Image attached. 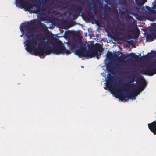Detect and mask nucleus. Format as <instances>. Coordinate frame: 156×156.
Segmentation results:
<instances>
[{
    "label": "nucleus",
    "mask_w": 156,
    "mask_h": 156,
    "mask_svg": "<svg viewBox=\"0 0 156 156\" xmlns=\"http://www.w3.org/2000/svg\"><path fill=\"white\" fill-rule=\"evenodd\" d=\"M34 34L32 31H29L25 34L27 39L26 40L25 45L26 49L29 53L33 54L35 56H43L50 54L49 49L48 46L45 49L43 48H40L41 45L45 46V43L44 42H40L38 44L39 47L35 48V46L37 44V41L34 39Z\"/></svg>",
    "instance_id": "1"
},
{
    "label": "nucleus",
    "mask_w": 156,
    "mask_h": 156,
    "mask_svg": "<svg viewBox=\"0 0 156 156\" xmlns=\"http://www.w3.org/2000/svg\"><path fill=\"white\" fill-rule=\"evenodd\" d=\"M147 82L145 80L143 79L141 81V83L139 84L138 86L135 87L136 89H134V91L131 93H128L129 90L127 89L126 87L123 86L122 87V90L124 91L125 94H119L118 96L119 98L121 100H124L126 101L129 99H135V97L139 94L140 93L144 90L147 85Z\"/></svg>",
    "instance_id": "2"
},
{
    "label": "nucleus",
    "mask_w": 156,
    "mask_h": 156,
    "mask_svg": "<svg viewBox=\"0 0 156 156\" xmlns=\"http://www.w3.org/2000/svg\"><path fill=\"white\" fill-rule=\"evenodd\" d=\"M48 48L49 49L50 54L51 53L55 54L56 55L61 54H69L71 52L69 50H67L63 45L56 44H54L53 48L49 45H48Z\"/></svg>",
    "instance_id": "3"
},
{
    "label": "nucleus",
    "mask_w": 156,
    "mask_h": 156,
    "mask_svg": "<svg viewBox=\"0 0 156 156\" xmlns=\"http://www.w3.org/2000/svg\"><path fill=\"white\" fill-rule=\"evenodd\" d=\"M102 51L103 48L100 46L92 50L86 49L85 51L84 57L88 58L96 57L98 59H99V55L98 52H100V55Z\"/></svg>",
    "instance_id": "4"
},
{
    "label": "nucleus",
    "mask_w": 156,
    "mask_h": 156,
    "mask_svg": "<svg viewBox=\"0 0 156 156\" xmlns=\"http://www.w3.org/2000/svg\"><path fill=\"white\" fill-rule=\"evenodd\" d=\"M140 72L144 74H148L151 76L156 74V62H153L151 65H147L141 70Z\"/></svg>",
    "instance_id": "5"
},
{
    "label": "nucleus",
    "mask_w": 156,
    "mask_h": 156,
    "mask_svg": "<svg viewBox=\"0 0 156 156\" xmlns=\"http://www.w3.org/2000/svg\"><path fill=\"white\" fill-rule=\"evenodd\" d=\"M27 3L25 4L24 5H21L20 3H16V5H17L18 4H20V7L22 8H25L26 9V11H29L31 9L33 8V6H35L36 7V10L34 11V13H37L41 12L42 11H43V9L41 8V5L39 4V3H37L34 5H33L31 3H27Z\"/></svg>",
    "instance_id": "6"
},
{
    "label": "nucleus",
    "mask_w": 156,
    "mask_h": 156,
    "mask_svg": "<svg viewBox=\"0 0 156 156\" xmlns=\"http://www.w3.org/2000/svg\"><path fill=\"white\" fill-rule=\"evenodd\" d=\"M114 80V77L111 75V74H108V80L106 82V86L107 88L105 87L104 89L106 90H107L108 89L110 90H112L114 92H117V89L114 88H113L112 87V83Z\"/></svg>",
    "instance_id": "7"
},
{
    "label": "nucleus",
    "mask_w": 156,
    "mask_h": 156,
    "mask_svg": "<svg viewBox=\"0 0 156 156\" xmlns=\"http://www.w3.org/2000/svg\"><path fill=\"white\" fill-rule=\"evenodd\" d=\"M117 27L115 29L116 34L118 36L123 35L124 33L122 31H119L118 30L124 31L126 30V27L124 23L119 20L118 21L117 24Z\"/></svg>",
    "instance_id": "8"
},
{
    "label": "nucleus",
    "mask_w": 156,
    "mask_h": 156,
    "mask_svg": "<svg viewBox=\"0 0 156 156\" xmlns=\"http://www.w3.org/2000/svg\"><path fill=\"white\" fill-rule=\"evenodd\" d=\"M34 23V21L32 20L30 22H27L23 25V27H24V28L26 30H28L27 33L29 31H30V30L31 29V27L33 26Z\"/></svg>",
    "instance_id": "9"
},
{
    "label": "nucleus",
    "mask_w": 156,
    "mask_h": 156,
    "mask_svg": "<svg viewBox=\"0 0 156 156\" xmlns=\"http://www.w3.org/2000/svg\"><path fill=\"white\" fill-rule=\"evenodd\" d=\"M81 16L83 19L86 20H93L94 19V15L92 14L91 11L90 13H87V14H85L83 13H82Z\"/></svg>",
    "instance_id": "10"
},
{
    "label": "nucleus",
    "mask_w": 156,
    "mask_h": 156,
    "mask_svg": "<svg viewBox=\"0 0 156 156\" xmlns=\"http://www.w3.org/2000/svg\"><path fill=\"white\" fill-rule=\"evenodd\" d=\"M148 126L149 129L151 132L156 135V122L154 121L148 124Z\"/></svg>",
    "instance_id": "11"
},
{
    "label": "nucleus",
    "mask_w": 156,
    "mask_h": 156,
    "mask_svg": "<svg viewBox=\"0 0 156 156\" xmlns=\"http://www.w3.org/2000/svg\"><path fill=\"white\" fill-rule=\"evenodd\" d=\"M143 79H144L141 78L139 79L138 81L137 82V85H136L135 84H133V82L130 79L129 81L126 84V86L132 88H133V87H137L138 86L139 84H140V83H141V81Z\"/></svg>",
    "instance_id": "12"
},
{
    "label": "nucleus",
    "mask_w": 156,
    "mask_h": 156,
    "mask_svg": "<svg viewBox=\"0 0 156 156\" xmlns=\"http://www.w3.org/2000/svg\"><path fill=\"white\" fill-rule=\"evenodd\" d=\"M73 5V9L76 13L80 15L83 10V7L80 5L79 6L74 5Z\"/></svg>",
    "instance_id": "13"
},
{
    "label": "nucleus",
    "mask_w": 156,
    "mask_h": 156,
    "mask_svg": "<svg viewBox=\"0 0 156 156\" xmlns=\"http://www.w3.org/2000/svg\"><path fill=\"white\" fill-rule=\"evenodd\" d=\"M85 51L77 50L76 51V54L80 58L84 57Z\"/></svg>",
    "instance_id": "14"
},
{
    "label": "nucleus",
    "mask_w": 156,
    "mask_h": 156,
    "mask_svg": "<svg viewBox=\"0 0 156 156\" xmlns=\"http://www.w3.org/2000/svg\"><path fill=\"white\" fill-rule=\"evenodd\" d=\"M38 25L39 27L42 28L45 31H48V28L45 24L41 22H39Z\"/></svg>",
    "instance_id": "15"
},
{
    "label": "nucleus",
    "mask_w": 156,
    "mask_h": 156,
    "mask_svg": "<svg viewBox=\"0 0 156 156\" xmlns=\"http://www.w3.org/2000/svg\"><path fill=\"white\" fill-rule=\"evenodd\" d=\"M107 57L109 60H112L116 56L115 55L113 54L111 52H108L107 54Z\"/></svg>",
    "instance_id": "16"
},
{
    "label": "nucleus",
    "mask_w": 156,
    "mask_h": 156,
    "mask_svg": "<svg viewBox=\"0 0 156 156\" xmlns=\"http://www.w3.org/2000/svg\"><path fill=\"white\" fill-rule=\"evenodd\" d=\"M128 56L131 58H133L136 60H138L140 59L139 56L133 53L130 54Z\"/></svg>",
    "instance_id": "17"
},
{
    "label": "nucleus",
    "mask_w": 156,
    "mask_h": 156,
    "mask_svg": "<svg viewBox=\"0 0 156 156\" xmlns=\"http://www.w3.org/2000/svg\"><path fill=\"white\" fill-rule=\"evenodd\" d=\"M80 46L79 50H81L85 51L86 50V45L83 43H80Z\"/></svg>",
    "instance_id": "18"
},
{
    "label": "nucleus",
    "mask_w": 156,
    "mask_h": 156,
    "mask_svg": "<svg viewBox=\"0 0 156 156\" xmlns=\"http://www.w3.org/2000/svg\"><path fill=\"white\" fill-rule=\"evenodd\" d=\"M131 38V35H130L129 34L127 36L124 35L122 37L121 39L120 40H124L126 39H130Z\"/></svg>",
    "instance_id": "19"
},
{
    "label": "nucleus",
    "mask_w": 156,
    "mask_h": 156,
    "mask_svg": "<svg viewBox=\"0 0 156 156\" xmlns=\"http://www.w3.org/2000/svg\"><path fill=\"white\" fill-rule=\"evenodd\" d=\"M146 11L149 13H152L153 12V10L148 6H146Z\"/></svg>",
    "instance_id": "20"
},
{
    "label": "nucleus",
    "mask_w": 156,
    "mask_h": 156,
    "mask_svg": "<svg viewBox=\"0 0 156 156\" xmlns=\"http://www.w3.org/2000/svg\"><path fill=\"white\" fill-rule=\"evenodd\" d=\"M16 2L20 3L21 5H24L25 4L27 3L24 0H16Z\"/></svg>",
    "instance_id": "21"
},
{
    "label": "nucleus",
    "mask_w": 156,
    "mask_h": 156,
    "mask_svg": "<svg viewBox=\"0 0 156 156\" xmlns=\"http://www.w3.org/2000/svg\"><path fill=\"white\" fill-rule=\"evenodd\" d=\"M136 76L135 75H133L132 77H130L129 78L130 80L133 83L135 81L136 78Z\"/></svg>",
    "instance_id": "22"
},
{
    "label": "nucleus",
    "mask_w": 156,
    "mask_h": 156,
    "mask_svg": "<svg viewBox=\"0 0 156 156\" xmlns=\"http://www.w3.org/2000/svg\"><path fill=\"white\" fill-rule=\"evenodd\" d=\"M79 15L77 13L76 14H74L73 15V17L74 19H76L79 16Z\"/></svg>",
    "instance_id": "23"
},
{
    "label": "nucleus",
    "mask_w": 156,
    "mask_h": 156,
    "mask_svg": "<svg viewBox=\"0 0 156 156\" xmlns=\"http://www.w3.org/2000/svg\"><path fill=\"white\" fill-rule=\"evenodd\" d=\"M127 18L129 19V20H134V19L133 18V17L131 16H130L129 15H128L127 16Z\"/></svg>",
    "instance_id": "24"
},
{
    "label": "nucleus",
    "mask_w": 156,
    "mask_h": 156,
    "mask_svg": "<svg viewBox=\"0 0 156 156\" xmlns=\"http://www.w3.org/2000/svg\"><path fill=\"white\" fill-rule=\"evenodd\" d=\"M107 69L109 72H111L112 69L111 68H109L108 66L107 67Z\"/></svg>",
    "instance_id": "25"
},
{
    "label": "nucleus",
    "mask_w": 156,
    "mask_h": 156,
    "mask_svg": "<svg viewBox=\"0 0 156 156\" xmlns=\"http://www.w3.org/2000/svg\"><path fill=\"white\" fill-rule=\"evenodd\" d=\"M42 35V34H37L35 36V37H41V35Z\"/></svg>",
    "instance_id": "26"
},
{
    "label": "nucleus",
    "mask_w": 156,
    "mask_h": 156,
    "mask_svg": "<svg viewBox=\"0 0 156 156\" xmlns=\"http://www.w3.org/2000/svg\"><path fill=\"white\" fill-rule=\"evenodd\" d=\"M153 54L154 55L156 56V51H154Z\"/></svg>",
    "instance_id": "27"
},
{
    "label": "nucleus",
    "mask_w": 156,
    "mask_h": 156,
    "mask_svg": "<svg viewBox=\"0 0 156 156\" xmlns=\"http://www.w3.org/2000/svg\"><path fill=\"white\" fill-rule=\"evenodd\" d=\"M115 12L118 15V11H117V10H116L115 11Z\"/></svg>",
    "instance_id": "28"
},
{
    "label": "nucleus",
    "mask_w": 156,
    "mask_h": 156,
    "mask_svg": "<svg viewBox=\"0 0 156 156\" xmlns=\"http://www.w3.org/2000/svg\"><path fill=\"white\" fill-rule=\"evenodd\" d=\"M94 9L95 10H96L97 9L96 7H95L94 8Z\"/></svg>",
    "instance_id": "29"
},
{
    "label": "nucleus",
    "mask_w": 156,
    "mask_h": 156,
    "mask_svg": "<svg viewBox=\"0 0 156 156\" xmlns=\"http://www.w3.org/2000/svg\"><path fill=\"white\" fill-rule=\"evenodd\" d=\"M36 40H41V39L40 38H36Z\"/></svg>",
    "instance_id": "30"
},
{
    "label": "nucleus",
    "mask_w": 156,
    "mask_h": 156,
    "mask_svg": "<svg viewBox=\"0 0 156 156\" xmlns=\"http://www.w3.org/2000/svg\"><path fill=\"white\" fill-rule=\"evenodd\" d=\"M35 1H41V0H34Z\"/></svg>",
    "instance_id": "31"
},
{
    "label": "nucleus",
    "mask_w": 156,
    "mask_h": 156,
    "mask_svg": "<svg viewBox=\"0 0 156 156\" xmlns=\"http://www.w3.org/2000/svg\"><path fill=\"white\" fill-rule=\"evenodd\" d=\"M20 30H21V31H22V32L23 31V30H22V29H20Z\"/></svg>",
    "instance_id": "32"
},
{
    "label": "nucleus",
    "mask_w": 156,
    "mask_h": 156,
    "mask_svg": "<svg viewBox=\"0 0 156 156\" xmlns=\"http://www.w3.org/2000/svg\"><path fill=\"white\" fill-rule=\"evenodd\" d=\"M41 20L42 21H44V20H43V19H42Z\"/></svg>",
    "instance_id": "33"
},
{
    "label": "nucleus",
    "mask_w": 156,
    "mask_h": 156,
    "mask_svg": "<svg viewBox=\"0 0 156 156\" xmlns=\"http://www.w3.org/2000/svg\"><path fill=\"white\" fill-rule=\"evenodd\" d=\"M23 35V34L22 35H21V37H22Z\"/></svg>",
    "instance_id": "34"
},
{
    "label": "nucleus",
    "mask_w": 156,
    "mask_h": 156,
    "mask_svg": "<svg viewBox=\"0 0 156 156\" xmlns=\"http://www.w3.org/2000/svg\"><path fill=\"white\" fill-rule=\"evenodd\" d=\"M107 27L109 29V26H107Z\"/></svg>",
    "instance_id": "35"
},
{
    "label": "nucleus",
    "mask_w": 156,
    "mask_h": 156,
    "mask_svg": "<svg viewBox=\"0 0 156 156\" xmlns=\"http://www.w3.org/2000/svg\"><path fill=\"white\" fill-rule=\"evenodd\" d=\"M91 48H92L93 47V46H91Z\"/></svg>",
    "instance_id": "36"
},
{
    "label": "nucleus",
    "mask_w": 156,
    "mask_h": 156,
    "mask_svg": "<svg viewBox=\"0 0 156 156\" xmlns=\"http://www.w3.org/2000/svg\"><path fill=\"white\" fill-rule=\"evenodd\" d=\"M45 0V2H46L47 1V0Z\"/></svg>",
    "instance_id": "37"
},
{
    "label": "nucleus",
    "mask_w": 156,
    "mask_h": 156,
    "mask_svg": "<svg viewBox=\"0 0 156 156\" xmlns=\"http://www.w3.org/2000/svg\"><path fill=\"white\" fill-rule=\"evenodd\" d=\"M124 56L125 57H124V58H126V56H125V55H124Z\"/></svg>",
    "instance_id": "38"
},
{
    "label": "nucleus",
    "mask_w": 156,
    "mask_h": 156,
    "mask_svg": "<svg viewBox=\"0 0 156 156\" xmlns=\"http://www.w3.org/2000/svg\"><path fill=\"white\" fill-rule=\"evenodd\" d=\"M139 55H141V54H139Z\"/></svg>",
    "instance_id": "39"
}]
</instances>
